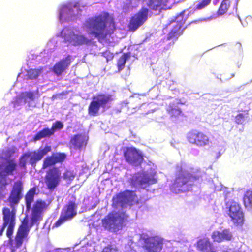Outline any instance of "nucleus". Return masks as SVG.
Wrapping results in <instances>:
<instances>
[{
  "label": "nucleus",
  "mask_w": 252,
  "mask_h": 252,
  "mask_svg": "<svg viewBox=\"0 0 252 252\" xmlns=\"http://www.w3.org/2000/svg\"><path fill=\"white\" fill-rule=\"evenodd\" d=\"M23 190L22 181L18 180L14 183L6 201L10 208L4 207L2 210L3 223L0 225V236L6 228V236L9 239H11L16 225V207L22 198Z\"/></svg>",
  "instance_id": "1"
},
{
  "label": "nucleus",
  "mask_w": 252,
  "mask_h": 252,
  "mask_svg": "<svg viewBox=\"0 0 252 252\" xmlns=\"http://www.w3.org/2000/svg\"><path fill=\"white\" fill-rule=\"evenodd\" d=\"M85 26L90 31L89 34L96 38L99 42L105 40L116 29L114 18L108 13L88 18L85 21Z\"/></svg>",
  "instance_id": "2"
},
{
  "label": "nucleus",
  "mask_w": 252,
  "mask_h": 252,
  "mask_svg": "<svg viewBox=\"0 0 252 252\" xmlns=\"http://www.w3.org/2000/svg\"><path fill=\"white\" fill-rule=\"evenodd\" d=\"M175 178L170 185V189L175 193L184 192L186 190L185 186L189 181L199 178L197 176H193L182 166H177Z\"/></svg>",
  "instance_id": "3"
},
{
  "label": "nucleus",
  "mask_w": 252,
  "mask_h": 252,
  "mask_svg": "<svg viewBox=\"0 0 252 252\" xmlns=\"http://www.w3.org/2000/svg\"><path fill=\"white\" fill-rule=\"evenodd\" d=\"M112 100V95L110 94L100 93L93 96L88 108L89 115L90 116L98 115L100 108L105 107Z\"/></svg>",
  "instance_id": "4"
},
{
  "label": "nucleus",
  "mask_w": 252,
  "mask_h": 252,
  "mask_svg": "<svg viewBox=\"0 0 252 252\" xmlns=\"http://www.w3.org/2000/svg\"><path fill=\"white\" fill-rule=\"evenodd\" d=\"M72 201L68 202V204L63 209L59 219L55 222L53 227H58L64 222L71 220L77 214L76 208L77 204L75 201L76 198L72 195Z\"/></svg>",
  "instance_id": "5"
},
{
  "label": "nucleus",
  "mask_w": 252,
  "mask_h": 252,
  "mask_svg": "<svg viewBox=\"0 0 252 252\" xmlns=\"http://www.w3.org/2000/svg\"><path fill=\"white\" fill-rule=\"evenodd\" d=\"M127 217L125 212L110 213L102 220V224L105 229L114 230L118 228V224L123 223Z\"/></svg>",
  "instance_id": "6"
},
{
  "label": "nucleus",
  "mask_w": 252,
  "mask_h": 252,
  "mask_svg": "<svg viewBox=\"0 0 252 252\" xmlns=\"http://www.w3.org/2000/svg\"><path fill=\"white\" fill-rule=\"evenodd\" d=\"M187 139L190 144L198 147H204L211 144V140L207 134L196 129L189 131Z\"/></svg>",
  "instance_id": "7"
},
{
  "label": "nucleus",
  "mask_w": 252,
  "mask_h": 252,
  "mask_svg": "<svg viewBox=\"0 0 252 252\" xmlns=\"http://www.w3.org/2000/svg\"><path fill=\"white\" fill-rule=\"evenodd\" d=\"M30 230V227H29L28 219L25 218L21 221L16 232L14 245L12 246L11 244V252H16L17 249L22 245L24 240L26 239L28 236Z\"/></svg>",
  "instance_id": "8"
},
{
  "label": "nucleus",
  "mask_w": 252,
  "mask_h": 252,
  "mask_svg": "<svg viewBox=\"0 0 252 252\" xmlns=\"http://www.w3.org/2000/svg\"><path fill=\"white\" fill-rule=\"evenodd\" d=\"M228 208V215L235 225L242 224L244 222V213L240 204L234 200L226 203Z\"/></svg>",
  "instance_id": "9"
},
{
  "label": "nucleus",
  "mask_w": 252,
  "mask_h": 252,
  "mask_svg": "<svg viewBox=\"0 0 252 252\" xmlns=\"http://www.w3.org/2000/svg\"><path fill=\"white\" fill-rule=\"evenodd\" d=\"M49 204L42 200H37L33 205L32 211L31 222L29 227L30 228L43 219V214L48 209Z\"/></svg>",
  "instance_id": "10"
},
{
  "label": "nucleus",
  "mask_w": 252,
  "mask_h": 252,
  "mask_svg": "<svg viewBox=\"0 0 252 252\" xmlns=\"http://www.w3.org/2000/svg\"><path fill=\"white\" fill-rule=\"evenodd\" d=\"M149 10L145 7L142 8L130 18L128 24L129 31L134 32L142 26L148 17Z\"/></svg>",
  "instance_id": "11"
},
{
  "label": "nucleus",
  "mask_w": 252,
  "mask_h": 252,
  "mask_svg": "<svg viewBox=\"0 0 252 252\" xmlns=\"http://www.w3.org/2000/svg\"><path fill=\"white\" fill-rule=\"evenodd\" d=\"M61 179V173L57 167L50 168L45 176V183L50 191L54 190L59 185Z\"/></svg>",
  "instance_id": "12"
},
{
  "label": "nucleus",
  "mask_w": 252,
  "mask_h": 252,
  "mask_svg": "<svg viewBox=\"0 0 252 252\" xmlns=\"http://www.w3.org/2000/svg\"><path fill=\"white\" fill-rule=\"evenodd\" d=\"M124 156L126 161L132 165H140L143 161L142 155L134 147L126 148L124 152Z\"/></svg>",
  "instance_id": "13"
},
{
  "label": "nucleus",
  "mask_w": 252,
  "mask_h": 252,
  "mask_svg": "<svg viewBox=\"0 0 252 252\" xmlns=\"http://www.w3.org/2000/svg\"><path fill=\"white\" fill-rule=\"evenodd\" d=\"M163 244V239L155 236L146 239L143 248L146 252H158L161 250Z\"/></svg>",
  "instance_id": "14"
},
{
  "label": "nucleus",
  "mask_w": 252,
  "mask_h": 252,
  "mask_svg": "<svg viewBox=\"0 0 252 252\" xmlns=\"http://www.w3.org/2000/svg\"><path fill=\"white\" fill-rule=\"evenodd\" d=\"M65 29L62 31V34L64 38L65 42L72 43L73 46H80L84 44H88L91 41L85 35L82 34H75L73 32H70L69 36H67L64 33Z\"/></svg>",
  "instance_id": "15"
},
{
  "label": "nucleus",
  "mask_w": 252,
  "mask_h": 252,
  "mask_svg": "<svg viewBox=\"0 0 252 252\" xmlns=\"http://www.w3.org/2000/svg\"><path fill=\"white\" fill-rule=\"evenodd\" d=\"M66 157L67 155L64 153H53L50 156L45 158L42 165V169H46L57 163H62L65 160Z\"/></svg>",
  "instance_id": "16"
},
{
  "label": "nucleus",
  "mask_w": 252,
  "mask_h": 252,
  "mask_svg": "<svg viewBox=\"0 0 252 252\" xmlns=\"http://www.w3.org/2000/svg\"><path fill=\"white\" fill-rule=\"evenodd\" d=\"M71 59V56L68 55L64 58L59 60L53 66L52 68L53 72L57 76H61L70 65L72 62Z\"/></svg>",
  "instance_id": "17"
},
{
  "label": "nucleus",
  "mask_w": 252,
  "mask_h": 252,
  "mask_svg": "<svg viewBox=\"0 0 252 252\" xmlns=\"http://www.w3.org/2000/svg\"><path fill=\"white\" fill-rule=\"evenodd\" d=\"M69 144L70 148L81 150L86 146L87 140L82 134H75L71 137Z\"/></svg>",
  "instance_id": "18"
},
{
  "label": "nucleus",
  "mask_w": 252,
  "mask_h": 252,
  "mask_svg": "<svg viewBox=\"0 0 252 252\" xmlns=\"http://www.w3.org/2000/svg\"><path fill=\"white\" fill-rule=\"evenodd\" d=\"M211 237L214 242L220 243L224 241L231 240L233 235L229 229H225L221 232L214 231L212 234Z\"/></svg>",
  "instance_id": "19"
},
{
  "label": "nucleus",
  "mask_w": 252,
  "mask_h": 252,
  "mask_svg": "<svg viewBox=\"0 0 252 252\" xmlns=\"http://www.w3.org/2000/svg\"><path fill=\"white\" fill-rule=\"evenodd\" d=\"M17 164L15 159H7L5 162L0 166L1 173L4 175H13L17 170Z\"/></svg>",
  "instance_id": "20"
},
{
  "label": "nucleus",
  "mask_w": 252,
  "mask_h": 252,
  "mask_svg": "<svg viewBox=\"0 0 252 252\" xmlns=\"http://www.w3.org/2000/svg\"><path fill=\"white\" fill-rule=\"evenodd\" d=\"M132 191H126L117 194L116 196L117 202L124 207L127 205L131 206L134 198Z\"/></svg>",
  "instance_id": "21"
},
{
  "label": "nucleus",
  "mask_w": 252,
  "mask_h": 252,
  "mask_svg": "<svg viewBox=\"0 0 252 252\" xmlns=\"http://www.w3.org/2000/svg\"><path fill=\"white\" fill-rule=\"evenodd\" d=\"M196 246L202 252H215L214 247L208 238H204L199 240Z\"/></svg>",
  "instance_id": "22"
},
{
  "label": "nucleus",
  "mask_w": 252,
  "mask_h": 252,
  "mask_svg": "<svg viewBox=\"0 0 252 252\" xmlns=\"http://www.w3.org/2000/svg\"><path fill=\"white\" fill-rule=\"evenodd\" d=\"M184 22H177L170 30L166 36V39L169 40L173 38H177V36L182 33V27Z\"/></svg>",
  "instance_id": "23"
},
{
  "label": "nucleus",
  "mask_w": 252,
  "mask_h": 252,
  "mask_svg": "<svg viewBox=\"0 0 252 252\" xmlns=\"http://www.w3.org/2000/svg\"><path fill=\"white\" fill-rule=\"evenodd\" d=\"M36 192V187L31 188L26 193L25 199L27 210L29 211L31 208L32 203L34 200V197Z\"/></svg>",
  "instance_id": "24"
},
{
  "label": "nucleus",
  "mask_w": 252,
  "mask_h": 252,
  "mask_svg": "<svg viewBox=\"0 0 252 252\" xmlns=\"http://www.w3.org/2000/svg\"><path fill=\"white\" fill-rule=\"evenodd\" d=\"M146 2L147 6L153 10H157L158 8L165 5L168 0H143Z\"/></svg>",
  "instance_id": "25"
},
{
  "label": "nucleus",
  "mask_w": 252,
  "mask_h": 252,
  "mask_svg": "<svg viewBox=\"0 0 252 252\" xmlns=\"http://www.w3.org/2000/svg\"><path fill=\"white\" fill-rule=\"evenodd\" d=\"M53 135V131L50 128H44L35 134L33 137V140L36 142L43 138H49Z\"/></svg>",
  "instance_id": "26"
},
{
  "label": "nucleus",
  "mask_w": 252,
  "mask_h": 252,
  "mask_svg": "<svg viewBox=\"0 0 252 252\" xmlns=\"http://www.w3.org/2000/svg\"><path fill=\"white\" fill-rule=\"evenodd\" d=\"M167 112L172 118L176 119L182 115L181 109L174 103L170 104L168 105Z\"/></svg>",
  "instance_id": "27"
},
{
  "label": "nucleus",
  "mask_w": 252,
  "mask_h": 252,
  "mask_svg": "<svg viewBox=\"0 0 252 252\" xmlns=\"http://www.w3.org/2000/svg\"><path fill=\"white\" fill-rule=\"evenodd\" d=\"M43 67H40L39 68H32L27 71V79L30 80L36 79L43 72Z\"/></svg>",
  "instance_id": "28"
},
{
  "label": "nucleus",
  "mask_w": 252,
  "mask_h": 252,
  "mask_svg": "<svg viewBox=\"0 0 252 252\" xmlns=\"http://www.w3.org/2000/svg\"><path fill=\"white\" fill-rule=\"evenodd\" d=\"M243 201L245 207L246 208L252 209V191L247 190L244 194Z\"/></svg>",
  "instance_id": "29"
},
{
  "label": "nucleus",
  "mask_w": 252,
  "mask_h": 252,
  "mask_svg": "<svg viewBox=\"0 0 252 252\" xmlns=\"http://www.w3.org/2000/svg\"><path fill=\"white\" fill-rule=\"evenodd\" d=\"M230 0H223L217 10V13L219 16H221L225 14L230 6Z\"/></svg>",
  "instance_id": "30"
},
{
  "label": "nucleus",
  "mask_w": 252,
  "mask_h": 252,
  "mask_svg": "<svg viewBox=\"0 0 252 252\" xmlns=\"http://www.w3.org/2000/svg\"><path fill=\"white\" fill-rule=\"evenodd\" d=\"M129 57L130 54L129 53H123L118 59L117 66L119 71H120L124 69L126 63Z\"/></svg>",
  "instance_id": "31"
},
{
  "label": "nucleus",
  "mask_w": 252,
  "mask_h": 252,
  "mask_svg": "<svg viewBox=\"0 0 252 252\" xmlns=\"http://www.w3.org/2000/svg\"><path fill=\"white\" fill-rule=\"evenodd\" d=\"M30 156L31 153H26L20 157L19 159V165L21 168L24 170L26 169L27 160Z\"/></svg>",
  "instance_id": "32"
},
{
  "label": "nucleus",
  "mask_w": 252,
  "mask_h": 252,
  "mask_svg": "<svg viewBox=\"0 0 252 252\" xmlns=\"http://www.w3.org/2000/svg\"><path fill=\"white\" fill-rule=\"evenodd\" d=\"M212 0H200L199 2L195 7V10H200L207 7L211 2Z\"/></svg>",
  "instance_id": "33"
},
{
  "label": "nucleus",
  "mask_w": 252,
  "mask_h": 252,
  "mask_svg": "<svg viewBox=\"0 0 252 252\" xmlns=\"http://www.w3.org/2000/svg\"><path fill=\"white\" fill-rule=\"evenodd\" d=\"M30 153L31 156H29L30 163L32 166H33L35 165L37 161L41 160V159L36 151Z\"/></svg>",
  "instance_id": "34"
},
{
  "label": "nucleus",
  "mask_w": 252,
  "mask_h": 252,
  "mask_svg": "<svg viewBox=\"0 0 252 252\" xmlns=\"http://www.w3.org/2000/svg\"><path fill=\"white\" fill-rule=\"evenodd\" d=\"M63 124L60 121H57L53 124L51 128H50L53 131V134H54L56 130H59L63 129Z\"/></svg>",
  "instance_id": "35"
},
{
  "label": "nucleus",
  "mask_w": 252,
  "mask_h": 252,
  "mask_svg": "<svg viewBox=\"0 0 252 252\" xmlns=\"http://www.w3.org/2000/svg\"><path fill=\"white\" fill-rule=\"evenodd\" d=\"M63 177L65 180L72 181L75 177V174L73 171L65 170L63 173Z\"/></svg>",
  "instance_id": "36"
},
{
  "label": "nucleus",
  "mask_w": 252,
  "mask_h": 252,
  "mask_svg": "<svg viewBox=\"0 0 252 252\" xmlns=\"http://www.w3.org/2000/svg\"><path fill=\"white\" fill-rule=\"evenodd\" d=\"M244 112V114L239 113L235 116V121L237 124H242L244 121L245 116L248 115V110Z\"/></svg>",
  "instance_id": "37"
},
{
  "label": "nucleus",
  "mask_w": 252,
  "mask_h": 252,
  "mask_svg": "<svg viewBox=\"0 0 252 252\" xmlns=\"http://www.w3.org/2000/svg\"><path fill=\"white\" fill-rule=\"evenodd\" d=\"M51 150V148L49 146H45L42 149H39L37 152L40 159H41L42 158L45 156L48 152H50Z\"/></svg>",
  "instance_id": "38"
},
{
  "label": "nucleus",
  "mask_w": 252,
  "mask_h": 252,
  "mask_svg": "<svg viewBox=\"0 0 252 252\" xmlns=\"http://www.w3.org/2000/svg\"><path fill=\"white\" fill-rule=\"evenodd\" d=\"M71 8L67 5H63L62 7L60 12V19L61 20L65 14L69 13L72 11Z\"/></svg>",
  "instance_id": "39"
},
{
  "label": "nucleus",
  "mask_w": 252,
  "mask_h": 252,
  "mask_svg": "<svg viewBox=\"0 0 252 252\" xmlns=\"http://www.w3.org/2000/svg\"><path fill=\"white\" fill-rule=\"evenodd\" d=\"M101 252H120L118 249L113 247L111 245H108L105 246L102 250Z\"/></svg>",
  "instance_id": "40"
},
{
  "label": "nucleus",
  "mask_w": 252,
  "mask_h": 252,
  "mask_svg": "<svg viewBox=\"0 0 252 252\" xmlns=\"http://www.w3.org/2000/svg\"><path fill=\"white\" fill-rule=\"evenodd\" d=\"M16 152V148L12 147L7 149L4 152V155L7 158H10Z\"/></svg>",
  "instance_id": "41"
},
{
  "label": "nucleus",
  "mask_w": 252,
  "mask_h": 252,
  "mask_svg": "<svg viewBox=\"0 0 252 252\" xmlns=\"http://www.w3.org/2000/svg\"><path fill=\"white\" fill-rule=\"evenodd\" d=\"M7 183H4L0 185V199L5 197V193L3 191L6 189Z\"/></svg>",
  "instance_id": "42"
},
{
  "label": "nucleus",
  "mask_w": 252,
  "mask_h": 252,
  "mask_svg": "<svg viewBox=\"0 0 252 252\" xmlns=\"http://www.w3.org/2000/svg\"><path fill=\"white\" fill-rule=\"evenodd\" d=\"M102 54V56L106 59L107 61L111 60L113 58V54L109 50H106L103 52Z\"/></svg>",
  "instance_id": "43"
},
{
  "label": "nucleus",
  "mask_w": 252,
  "mask_h": 252,
  "mask_svg": "<svg viewBox=\"0 0 252 252\" xmlns=\"http://www.w3.org/2000/svg\"><path fill=\"white\" fill-rule=\"evenodd\" d=\"M21 95L24 96V98L25 97H27L31 100H34V93L32 92H27L21 93Z\"/></svg>",
  "instance_id": "44"
},
{
  "label": "nucleus",
  "mask_w": 252,
  "mask_h": 252,
  "mask_svg": "<svg viewBox=\"0 0 252 252\" xmlns=\"http://www.w3.org/2000/svg\"><path fill=\"white\" fill-rule=\"evenodd\" d=\"M22 99H24V96L21 95L19 96H16L14 101L12 102L14 106L16 107V106L19 105Z\"/></svg>",
  "instance_id": "45"
}]
</instances>
